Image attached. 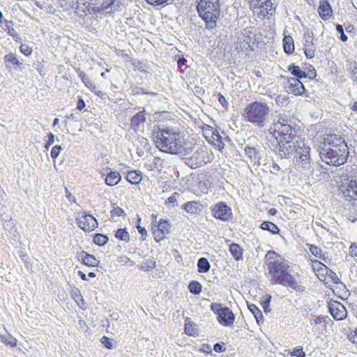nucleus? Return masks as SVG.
Listing matches in <instances>:
<instances>
[{
  "instance_id": "obj_1",
  "label": "nucleus",
  "mask_w": 357,
  "mask_h": 357,
  "mask_svg": "<svg viewBox=\"0 0 357 357\" xmlns=\"http://www.w3.org/2000/svg\"><path fill=\"white\" fill-rule=\"evenodd\" d=\"M153 139L156 147L165 153L185 155L192 151V145L185 141L178 128H158L153 133Z\"/></svg>"
},
{
  "instance_id": "obj_2",
  "label": "nucleus",
  "mask_w": 357,
  "mask_h": 357,
  "mask_svg": "<svg viewBox=\"0 0 357 357\" xmlns=\"http://www.w3.org/2000/svg\"><path fill=\"white\" fill-rule=\"evenodd\" d=\"M319 149V155L327 165L340 166L347 162L349 155V148L342 136L328 134Z\"/></svg>"
},
{
  "instance_id": "obj_3",
  "label": "nucleus",
  "mask_w": 357,
  "mask_h": 357,
  "mask_svg": "<svg viewBox=\"0 0 357 357\" xmlns=\"http://www.w3.org/2000/svg\"><path fill=\"white\" fill-rule=\"evenodd\" d=\"M310 151V147L299 137L279 140L277 146V153L282 158L294 156L296 158L298 168H301L303 171H309L311 169Z\"/></svg>"
},
{
  "instance_id": "obj_4",
  "label": "nucleus",
  "mask_w": 357,
  "mask_h": 357,
  "mask_svg": "<svg viewBox=\"0 0 357 357\" xmlns=\"http://www.w3.org/2000/svg\"><path fill=\"white\" fill-rule=\"evenodd\" d=\"M197 9L199 16L206 22V28L214 29L220 15L219 0H199Z\"/></svg>"
},
{
  "instance_id": "obj_5",
  "label": "nucleus",
  "mask_w": 357,
  "mask_h": 357,
  "mask_svg": "<svg viewBox=\"0 0 357 357\" xmlns=\"http://www.w3.org/2000/svg\"><path fill=\"white\" fill-rule=\"evenodd\" d=\"M270 109L266 102L255 101L250 103L244 109L245 119L259 127H264L266 124Z\"/></svg>"
},
{
  "instance_id": "obj_6",
  "label": "nucleus",
  "mask_w": 357,
  "mask_h": 357,
  "mask_svg": "<svg viewBox=\"0 0 357 357\" xmlns=\"http://www.w3.org/2000/svg\"><path fill=\"white\" fill-rule=\"evenodd\" d=\"M211 310L218 315V321L224 326H229L234 321V314L228 307H222L221 304L213 303L211 305Z\"/></svg>"
},
{
  "instance_id": "obj_7",
  "label": "nucleus",
  "mask_w": 357,
  "mask_h": 357,
  "mask_svg": "<svg viewBox=\"0 0 357 357\" xmlns=\"http://www.w3.org/2000/svg\"><path fill=\"white\" fill-rule=\"evenodd\" d=\"M269 132L273 135L276 139L280 137V140L290 139L294 137H298L296 135V129L291 124L280 125L273 124L269 128Z\"/></svg>"
},
{
  "instance_id": "obj_8",
  "label": "nucleus",
  "mask_w": 357,
  "mask_h": 357,
  "mask_svg": "<svg viewBox=\"0 0 357 357\" xmlns=\"http://www.w3.org/2000/svg\"><path fill=\"white\" fill-rule=\"evenodd\" d=\"M202 132L205 139L208 143L212 144L219 150L224 149V139L220 135L219 131L217 129L208 125H204L202 127Z\"/></svg>"
},
{
  "instance_id": "obj_9",
  "label": "nucleus",
  "mask_w": 357,
  "mask_h": 357,
  "mask_svg": "<svg viewBox=\"0 0 357 357\" xmlns=\"http://www.w3.org/2000/svg\"><path fill=\"white\" fill-rule=\"evenodd\" d=\"M297 278L298 277L296 275L287 271L280 278L275 277L276 280L272 284H279L296 291H303L304 288L301 284V282L298 280Z\"/></svg>"
},
{
  "instance_id": "obj_10",
  "label": "nucleus",
  "mask_w": 357,
  "mask_h": 357,
  "mask_svg": "<svg viewBox=\"0 0 357 357\" xmlns=\"http://www.w3.org/2000/svg\"><path fill=\"white\" fill-rule=\"evenodd\" d=\"M268 268L271 276V282H274L276 279L275 277L280 278L281 275L287 272L289 268L288 263L282 258H277L272 262L268 263Z\"/></svg>"
},
{
  "instance_id": "obj_11",
  "label": "nucleus",
  "mask_w": 357,
  "mask_h": 357,
  "mask_svg": "<svg viewBox=\"0 0 357 357\" xmlns=\"http://www.w3.org/2000/svg\"><path fill=\"white\" fill-rule=\"evenodd\" d=\"M250 8L260 17H264L272 10L271 0H248Z\"/></svg>"
},
{
  "instance_id": "obj_12",
  "label": "nucleus",
  "mask_w": 357,
  "mask_h": 357,
  "mask_svg": "<svg viewBox=\"0 0 357 357\" xmlns=\"http://www.w3.org/2000/svg\"><path fill=\"white\" fill-rule=\"evenodd\" d=\"M76 222L79 227L88 232L94 230L98 226L96 219L93 215L86 214L85 212L77 215Z\"/></svg>"
},
{
  "instance_id": "obj_13",
  "label": "nucleus",
  "mask_w": 357,
  "mask_h": 357,
  "mask_svg": "<svg viewBox=\"0 0 357 357\" xmlns=\"http://www.w3.org/2000/svg\"><path fill=\"white\" fill-rule=\"evenodd\" d=\"M328 310L333 317L337 321L343 320L347 314L345 307L338 301H331L328 303Z\"/></svg>"
},
{
  "instance_id": "obj_14",
  "label": "nucleus",
  "mask_w": 357,
  "mask_h": 357,
  "mask_svg": "<svg viewBox=\"0 0 357 357\" xmlns=\"http://www.w3.org/2000/svg\"><path fill=\"white\" fill-rule=\"evenodd\" d=\"M212 211L215 218L223 221H227L231 218V209L224 202H220L216 204Z\"/></svg>"
},
{
  "instance_id": "obj_15",
  "label": "nucleus",
  "mask_w": 357,
  "mask_h": 357,
  "mask_svg": "<svg viewBox=\"0 0 357 357\" xmlns=\"http://www.w3.org/2000/svg\"><path fill=\"white\" fill-rule=\"evenodd\" d=\"M286 89L289 93H293L295 96H301L305 92L303 84L296 77L287 79Z\"/></svg>"
},
{
  "instance_id": "obj_16",
  "label": "nucleus",
  "mask_w": 357,
  "mask_h": 357,
  "mask_svg": "<svg viewBox=\"0 0 357 357\" xmlns=\"http://www.w3.org/2000/svg\"><path fill=\"white\" fill-rule=\"evenodd\" d=\"M342 195L346 199H354V204L357 206V181L351 180L347 188L342 190Z\"/></svg>"
},
{
  "instance_id": "obj_17",
  "label": "nucleus",
  "mask_w": 357,
  "mask_h": 357,
  "mask_svg": "<svg viewBox=\"0 0 357 357\" xmlns=\"http://www.w3.org/2000/svg\"><path fill=\"white\" fill-rule=\"evenodd\" d=\"M318 13L324 20H327L332 16L333 10L328 0H320Z\"/></svg>"
},
{
  "instance_id": "obj_18",
  "label": "nucleus",
  "mask_w": 357,
  "mask_h": 357,
  "mask_svg": "<svg viewBox=\"0 0 357 357\" xmlns=\"http://www.w3.org/2000/svg\"><path fill=\"white\" fill-rule=\"evenodd\" d=\"M244 151L246 155L250 158L251 162L255 163L259 162L261 160V155L259 147L258 146L247 145L245 147Z\"/></svg>"
},
{
  "instance_id": "obj_19",
  "label": "nucleus",
  "mask_w": 357,
  "mask_h": 357,
  "mask_svg": "<svg viewBox=\"0 0 357 357\" xmlns=\"http://www.w3.org/2000/svg\"><path fill=\"white\" fill-rule=\"evenodd\" d=\"M146 121V114L145 111L143 110L142 112H139L137 113L135 115H134L130 121V128L135 130L137 131L139 130L141 125H143L144 123Z\"/></svg>"
},
{
  "instance_id": "obj_20",
  "label": "nucleus",
  "mask_w": 357,
  "mask_h": 357,
  "mask_svg": "<svg viewBox=\"0 0 357 357\" xmlns=\"http://www.w3.org/2000/svg\"><path fill=\"white\" fill-rule=\"evenodd\" d=\"M4 61L7 68H20L22 63L18 60L17 56L13 53H10L4 56Z\"/></svg>"
},
{
  "instance_id": "obj_21",
  "label": "nucleus",
  "mask_w": 357,
  "mask_h": 357,
  "mask_svg": "<svg viewBox=\"0 0 357 357\" xmlns=\"http://www.w3.org/2000/svg\"><path fill=\"white\" fill-rule=\"evenodd\" d=\"M79 259H81L82 263L88 266H97L99 261L92 255H89L83 251L79 255Z\"/></svg>"
},
{
  "instance_id": "obj_22",
  "label": "nucleus",
  "mask_w": 357,
  "mask_h": 357,
  "mask_svg": "<svg viewBox=\"0 0 357 357\" xmlns=\"http://www.w3.org/2000/svg\"><path fill=\"white\" fill-rule=\"evenodd\" d=\"M121 179L120 174L117 172L110 171L105 177V182L109 186H114L118 184Z\"/></svg>"
},
{
  "instance_id": "obj_23",
  "label": "nucleus",
  "mask_w": 357,
  "mask_h": 357,
  "mask_svg": "<svg viewBox=\"0 0 357 357\" xmlns=\"http://www.w3.org/2000/svg\"><path fill=\"white\" fill-rule=\"evenodd\" d=\"M229 252L236 261L242 259L243 249L237 243H231L229 245Z\"/></svg>"
},
{
  "instance_id": "obj_24",
  "label": "nucleus",
  "mask_w": 357,
  "mask_h": 357,
  "mask_svg": "<svg viewBox=\"0 0 357 357\" xmlns=\"http://www.w3.org/2000/svg\"><path fill=\"white\" fill-rule=\"evenodd\" d=\"M284 50L287 54H291L294 50V43L293 38L290 36H284L283 38Z\"/></svg>"
},
{
  "instance_id": "obj_25",
  "label": "nucleus",
  "mask_w": 357,
  "mask_h": 357,
  "mask_svg": "<svg viewBox=\"0 0 357 357\" xmlns=\"http://www.w3.org/2000/svg\"><path fill=\"white\" fill-rule=\"evenodd\" d=\"M142 174L136 171L129 172L126 176V180L132 184H137L142 181Z\"/></svg>"
},
{
  "instance_id": "obj_26",
  "label": "nucleus",
  "mask_w": 357,
  "mask_h": 357,
  "mask_svg": "<svg viewBox=\"0 0 357 357\" xmlns=\"http://www.w3.org/2000/svg\"><path fill=\"white\" fill-rule=\"evenodd\" d=\"M208 191V185L205 181H197L194 186V193L196 195L206 194Z\"/></svg>"
},
{
  "instance_id": "obj_27",
  "label": "nucleus",
  "mask_w": 357,
  "mask_h": 357,
  "mask_svg": "<svg viewBox=\"0 0 357 357\" xmlns=\"http://www.w3.org/2000/svg\"><path fill=\"white\" fill-rule=\"evenodd\" d=\"M75 70L77 73L79 77L81 78L82 82L84 84L85 86L91 90L95 88L94 84L87 77L84 72L82 71L80 68H76Z\"/></svg>"
},
{
  "instance_id": "obj_28",
  "label": "nucleus",
  "mask_w": 357,
  "mask_h": 357,
  "mask_svg": "<svg viewBox=\"0 0 357 357\" xmlns=\"http://www.w3.org/2000/svg\"><path fill=\"white\" fill-rule=\"evenodd\" d=\"M197 268L199 273H207L211 268V265L206 258L202 257L198 260Z\"/></svg>"
},
{
  "instance_id": "obj_29",
  "label": "nucleus",
  "mask_w": 357,
  "mask_h": 357,
  "mask_svg": "<svg viewBox=\"0 0 357 357\" xmlns=\"http://www.w3.org/2000/svg\"><path fill=\"white\" fill-rule=\"evenodd\" d=\"M260 227L264 230L269 231L271 233L275 234L280 231L278 227L269 221H264L261 223Z\"/></svg>"
},
{
  "instance_id": "obj_30",
  "label": "nucleus",
  "mask_w": 357,
  "mask_h": 357,
  "mask_svg": "<svg viewBox=\"0 0 357 357\" xmlns=\"http://www.w3.org/2000/svg\"><path fill=\"white\" fill-rule=\"evenodd\" d=\"M288 69L292 75L296 77V78L298 79L307 77L306 73L302 70L299 66H295L294 64L290 65Z\"/></svg>"
},
{
  "instance_id": "obj_31",
  "label": "nucleus",
  "mask_w": 357,
  "mask_h": 357,
  "mask_svg": "<svg viewBox=\"0 0 357 357\" xmlns=\"http://www.w3.org/2000/svg\"><path fill=\"white\" fill-rule=\"evenodd\" d=\"M183 209L190 213L195 214L199 211L197 202H188L183 206Z\"/></svg>"
},
{
  "instance_id": "obj_32",
  "label": "nucleus",
  "mask_w": 357,
  "mask_h": 357,
  "mask_svg": "<svg viewBox=\"0 0 357 357\" xmlns=\"http://www.w3.org/2000/svg\"><path fill=\"white\" fill-rule=\"evenodd\" d=\"M0 339L3 343L10 345L12 347L17 346V339L8 333L5 335H0Z\"/></svg>"
},
{
  "instance_id": "obj_33",
  "label": "nucleus",
  "mask_w": 357,
  "mask_h": 357,
  "mask_svg": "<svg viewBox=\"0 0 357 357\" xmlns=\"http://www.w3.org/2000/svg\"><path fill=\"white\" fill-rule=\"evenodd\" d=\"M184 331L188 335H195L197 334V326L190 321L185 320Z\"/></svg>"
},
{
  "instance_id": "obj_34",
  "label": "nucleus",
  "mask_w": 357,
  "mask_h": 357,
  "mask_svg": "<svg viewBox=\"0 0 357 357\" xmlns=\"http://www.w3.org/2000/svg\"><path fill=\"white\" fill-rule=\"evenodd\" d=\"M273 124H280L282 126L291 124L290 116L286 114H279L277 116V121H275Z\"/></svg>"
},
{
  "instance_id": "obj_35",
  "label": "nucleus",
  "mask_w": 357,
  "mask_h": 357,
  "mask_svg": "<svg viewBox=\"0 0 357 357\" xmlns=\"http://www.w3.org/2000/svg\"><path fill=\"white\" fill-rule=\"evenodd\" d=\"M115 0H106L102 2L100 6L93 7V10L95 12L101 13L106 10L108 8L112 6Z\"/></svg>"
},
{
  "instance_id": "obj_36",
  "label": "nucleus",
  "mask_w": 357,
  "mask_h": 357,
  "mask_svg": "<svg viewBox=\"0 0 357 357\" xmlns=\"http://www.w3.org/2000/svg\"><path fill=\"white\" fill-rule=\"evenodd\" d=\"M155 267V261L153 259H146L142 262L140 268L144 271H149Z\"/></svg>"
},
{
  "instance_id": "obj_37",
  "label": "nucleus",
  "mask_w": 357,
  "mask_h": 357,
  "mask_svg": "<svg viewBox=\"0 0 357 357\" xmlns=\"http://www.w3.org/2000/svg\"><path fill=\"white\" fill-rule=\"evenodd\" d=\"M155 227L164 234H168L170 229V224L167 221L161 219Z\"/></svg>"
},
{
  "instance_id": "obj_38",
  "label": "nucleus",
  "mask_w": 357,
  "mask_h": 357,
  "mask_svg": "<svg viewBox=\"0 0 357 357\" xmlns=\"http://www.w3.org/2000/svg\"><path fill=\"white\" fill-rule=\"evenodd\" d=\"M189 291L195 294H199L202 291V285L197 281H192L188 285Z\"/></svg>"
},
{
  "instance_id": "obj_39",
  "label": "nucleus",
  "mask_w": 357,
  "mask_h": 357,
  "mask_svg": "<svg viewBox=\"0 0 357 357\" xmlns=\"http://www.w3.org/2000/svg\"><path fill=\"white\" fill-rule=\"evenodd\" d=\"M248 309L254 314L257 321L259 323V320L262 319V313L261 310L254 304L248 305Z\"/></svg>"
},
{
  "instance_id": "obj_40",
  "label": "nucleus",
  "mask_w": 357,
  "mask_h": 357,
  "mask_svg": "<svg viewBox=\"0 0 357 357\" xmlns=\"http://www.w3.org/2000/svg\"><path fill=\"white\" fill-rule=\"evenodd\" d=\"M115 237L126 242L130 240L128 232L125 229H118L115 234Z\"/></svg>"
},
{
  "instance_id": "obj_41",
  "label": "nucleus",
  "mask_w": 357,
  "mask_h": 357,
  "mask_svg": "<svg viewBox=\"0 0 357 357\" xmlns=\"http://www.w3.org/2000/svg\"><path fill=\"white\" fill-rule=\"evenodd\" d=\"M93 241L96 245L102 246L107 243L108 238L105 235L98 234L94 236Z\"/></svg>"
},
{
  "instance_id": "obj_42",
  "label": "nucleus",
  "mask_w": 357,
  "mask_h": 357,
  "mask_svg": "<svg viewBox=\"0 0 357 357\" xmlns=\"http://www.w3.org/2000/svg\"><path fill=\"white\" fill-rule=\"evenodd\" d=\"M347 68L348 71L352 75L357 72V63L354 60H348L347 61Z\"/></svg>"
},
{
  "instance_id": "obj_43",
  "label": "nucleus",
  "mask_w": 357,
  "mask_h": 357,
  "mask_svg": "<svg viewBox=\"0 0 357 357\" xmlns=\"http://www.w3.org/2000/svg\"><path fill=\"white\" fill-rule=\"evenodd\" d=\"M304 48L314 47L313 43V38L310 33L304 34Z\"/></svg>"
},
{
  "instance_id": "obj_44",
  "label": "nucleus",
  "mask_w": 357,
  "mask_h": 357,
  "mask_svg": "<svg viewBox=\"0 0 357 357\" xmlns=\"http://www.w3.org/2000/svg\"><path fill=\"white\" fill-rule=\"evenodd\" d=\"M153 236H154V239L157 242L163 240L165 238V234H164L163 232L160 231L156 227L155 228L153 227Z\"/></svg>"
},
{
  "instance_id": "obj_45",
  "label": "nucleus",
  "mask_w": 357,
  "mask_h": 357,
  "mask_svg": "<svg viewBox=\"0 0 357 357\" xmlns=\"http://www.w3.org/2000/svg\"><path fill=\"white\" fill-rule=\"evenodd\" d=\"M291 356L296 357H305V353L303 351L301 347H297L290 352Z\"/></svg>"
},
{
  "instance_id": "obj_46",
  "label": "nucleus",
  "mask_w": 357,
  "mask_h": 357,
  "mask_svg": "<svg viewBox=\"0 0 357 357\" xmlns=\"http://www.w3.org/2000/svg\"><path fill=\"white\" fill-rule=\"evenodd\" d=\"M266 260L267 263H271L273 260H276L277 258H282L280 256L276 255L274 251H268L266 255ZM268 264H267L268 265Z\"/></svg>"
},
{
  "instance_id": "obj_47",
  "label": "nucleus",
  "mask_w": 357,
  "mask_h": 357,
  "mask_svg": "<svg viewBox=\"0 0 357 357\" xmlns=\"http://www.w3.org/2000/svg\"><path fill=\"white\" fill-rule=\"evenodd\" d=\"M62 150V147L60 146V145H56L54 146L52 149V151H51V157L53 158V159H55L56 158L59 153H60V151Z\"/></svg>"
},
{
  "instance_id": "obj_48",
  "label": "nucleus",
  "mask_w": 357,
  "mask_h": 357,
  "mask_svg": "<svg viewBox=\"0 0 357 357\" xmlns=\"http://www.w3.org/2000/svg\"><path fill=\"white\" fill-rule=\"evenodd\" d=\"M310 324L312 325H319L325 321L324 317L318 316L313 318L310 319Z\"/></svg>"
},
{
  "instance_id": "obj_49",
  "label": "nucleus",
  "mask_w": 357,
  "mask_h": 357,
  "mask_svg": "<svg viewBox=\"0 0 357 357\" xmlns=\"http://www.w3.org/2000/svg\"><path fill=\"white\" fill-rule=\"evenodd\" d=\"M179 196V195L177 192L173 193L167 201V204H172V206L177 205V197Z\"/></svg>"
},
{
  "instance_id": "obj_50",
  "label": "nucleus",
  "mask_w": 357,
  "mask_h": 357,
  "mask_svg": "<svg viewBox=\"0 0 357 357\" xmlns=\"http://www.w3.org/2000/svg\"><path fill=\"white\" fill-rule=\"evenodd\" d=\"M124 214V211L123 209H121V208L119 207H114L112 211H111V216L112 218H114L115 216H117V217H121Z\"/></svg>"
},
{
  "instance_id": "obj_51",
  "label": "nucleus",
  "mask_w": 357,
  "mask_h": 357,
  "mask_svg": "<svg viewBox=\"0 0 357 357\" xmlns=\"http://www.w3.org/2000/svg\"><path fill=\"white\" fill-rule=\"evenodd\" d=\"M305 54L307 58L312 59L314 56L315 47H305L304 48Z\"/></svg>"
},
{
  "instance_id": "obj_52",
  "label": "nucleus",
  "mask_w": 357,
  "mask_h": 357,
  "mask_svg": "<svg viewBox=\"0 0 357 357\" xmlns=\"http://www.w3.org/2000/svg\"><path fill=\"white\" fill-rule=\"evenodd\" d=\"M336 31L340 33V40L343 42L347 40V36L344 33L343 27L341 24H337L336 26Z\"/></svg>"
},
{
  "instance_id": "obj_53",
  "label": "nucleus",
  "mask_w": 357,
  "mask_h": 357,
  "mask_svg": "<svg viewBox=\"0 0 357 357\" xmlns=\"http://www.w3.org/2000/svg\"><path fill=\"white\" fill-rule=\"evenodd\" d=\"M20 52L26 56H29L32 52V49L26 44H22L20 46Z\"/></svg>"
},
{
  "instance_id": "obj_54",
  "label": "nucleus",
  "mask_w": 357,
  "mask_h": 357,
  "mask_svg": "<svg viewBox=\"0 0 357 357\" xmlns=\"http://www.w3.org/2000/svg\"><path fill=\"white\" fill-rule=\"evenodd\" d=\"M101 342L104 344V346L107 349H112L113 347L112 342L106 336H103L101 338Z\"/></svg>"
},
{
  "instance_id": "obj_55",
  "label": "nucleus",
  "mask_w": 357,
  "mask_h": 357,
  "mask_svg": "<svg viewBox=\"0 0 357 357\" xmlns=\"http://www.w3.org/2000/svg\"><path fill=\"white\" fill-rule=\"evenodd\" d=\"M310 252L316 256V257H320L321 250L318 247L315 245H311L310 248Z\"/></svg>"
},
{
  "instance_id": "obj_56",
  "label": "nucleus",
  "mask_w": 357,
  "mask_h": 357,
  "mask_svg": "<svg viewBox=\"0 0 357 357\" xmlns=\"http://www.w3.org/2000/svg\"><path fill=\"white\" fill-rule=\"evenodd\" d=\"M54 135L52 132H50L48 134V140L45 146V149H48L49 147L54 144Z\"/></svg>"
},
{
  "instance_id": "obj_57",
  "label": "nucleus",
  "mask_w": 357,
  "mask_h": 357,
  "mask_svg": "<svg viewBox=\"0 0 357 357\" xmlns=\"http://www.w3.org/2000/svg\"><path fill=\"white\" fill-rule=\"evenodd\" d=\"M349 254L352 257H357V243H352L349 248Z\"/></svg>"
},
{
  "instance_id": "obj_58",
  "label": "nucleus",
  "mask_w": 357,
  "mask_h": 357,
  "mask_svg": "<svg viewBox=\"0 0 357 357\" xmlns=\"http://www.w3.org/2000/svg\"><path fill=\"white\" fill-rule=\"evenodd\" d=\"M146 2L151 5L153 6H159L162 5L166 2H167L168 0H146Z\"/></svg>"
},
{
  "instance_id": "obj_59",
  "label": "nucleus",
  "mask_w": 357,
  "mask_h": 357,
  "mask_svg": "<svg viewBox=\"0 0 357 357\" xmlns=\"http://www.w3.org/2000/svg\"><path fill=\"white\" fill-rule=\"evenodd\" d=\"M137 229H138L139 233L143 237V238L145 239V238L147 236V231L145 229V228L138 225Z\"/></svg>"
},
{
  "instance_id": "obj_60",
  "label": "nucleus",
  "mask_w": 357,
  "mask_h": 357,
  "mask_svg": "<svg viewBox=\"0 0 357 357\" xmlns=\"http://www.w3.org/2000/svg\"><path fill=\"white\" fill-rule=\"evenodd\" d=\"M84 107V101L82 98H79L77 104V109L79 110H82Z\"/></svg>"
},
{
  "instance_id": "obj_61",
  "label": "nucleus",
  "mask_w": 357,
  "mask_h": 357,
  "mask_svg": "<svg viewBox=\"0 0 357 357\" xmlns=\"http://www.w3.org/2000/svg\"><path fill=\"white\" fill-rule=\"evenodd\" d=\"M13 224L12 218H10L9 220H6V222H4L3 227L6 229H8L10 227H13Z\"/></svg>"
},
{
  "instance_id": "obj_62",
  "label": "nucleus",
  "mask_w": 357,
  "mask_h": 357,
  "mask_svg": "<svg viewBox=\"0 0 357 357\" xmlns=\"http://www.w3.org/2000/svg\"><path fill=\"white\" fill-rule=\"evenodd\" d=\"M213 349L215 352H222L223 351V347L222 346L219 344V343H216L214 347H213Z\"/></svg>"
},
{
  "instance_id": "obj_63",
  "label": "nucleus",
  "mask_w": 357,
  "mask_h": 357,
  "mask_svg": "<svg viewBox=\"0 0 357 357\" xmlns=\"http://www.w3.org/2000/svg\"><path fill=\"white\" fill-rule=\"evenodd\" d=\"M270 300H271V296H269V298L266 301H264L263 303H262L263 308H264L265 312L267 311L268 307H269Z\"/></svg>"
},
{
  "instance_id": "obj_64",
  "label": "nucleus",
  "mask_w": 357,
  "mask_h": 357,
  "mask_svg": "<svg viewBox=\"0 0 357 357\" xmlns=\"http://www.w3.org/2000/svg\"><path fill=\"white\" fill-rule=\"evenodd\" d=\"M136 68H137L138 70L143 72L144 70V68L142 66V63L139 61H137V64H134Z\"/></svg>"
}]
</instances>
